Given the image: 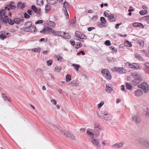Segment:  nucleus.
Segmentation results:
<instances>
[{"label":"nucleus","instance_id":"obj_52","mask_svg":"<svg viewBox=\"0 0 149 149\" xmlns=\"http://www.w3.org/2000/svg\"><path fill=\"white\" fill-rule=\"evenodd\" d=\"M24 17L25 18H29L30 17L29 15L27 13H25L24 14Z\"/></svg>","mask_w":149,"mask_h":149},{"label":"nucleus","instance_id":"obj_33","mask_svg":"<svg viewBox=\"0 0 149 149\" xmlns=\"http://www.w3.org/2000/svg\"><path fill=\"white\" fill-rule=\"evenodd\" d=\"M37 4L39 6H42L43 4L42 0H36Z\"/></svg>","mask_w":149,"mask_h":149},{"label":"nucleus","instance_id":"obj_46","mask_svg":"<svg viewBox=\"0 0 149 149\" xmlns=\"http://www.w3.org/2000/svg\"><path fill=\"white\" fill-rule=\"evenodd\" d=\"M31 9L35 12H37V8L34 5L32 6L31 7Z\"/></svg>","mask_w":149,"mask_h":149},{"label":"nucleus","instance_id":"obj_16","mask_svg":"<svg viewBox=\"0 0 149 149\" xmlns=\"http://www.w3.org/2000/svg\"><path fill=\"white\" fill-rule=\"evenodd\" d=\"M79 84V81L77 80L72 81L70 83V85L73 87L78 86Z\"/></svg>","mask_w":149,"mask_h":149},{"label":"nucleus","instance_id":"obj_45","mask_svg":"<svg viewBox=\"0 0 149 149\" xmlns=\"http://www.w3.org/2000/svg\"><path fill=\"white\" fill-rule=\"evenodd\" d=\"M75 34L77 37L79 38L81 34L80 32L76 31L75 33Z\"/></svg>","mask_w":149,"mask_h":149},{"label":"nucleus","instance_id":"obj_4","mask_svg":"<svg viewBox=\"0 0 149 149\" xmlns=\"http://www.w3.org/2000/svg\"><path fill=\"white\" fill-rule=\"evenodd\" d=\"M131 76L134 78V79L132 81V84L134 85H136L139 84L141 81L140 75L136 73H132Z\"/></svg>","mask_w":149,"mask_h":149},{"label":"nucleus","instance_id":"obj_36","mask_svg":"<svg viewBox=\"0 0 149 149\" xmlns=\"http://www.w3.org/2000/svg\"><path fill=\"white\" fill-rule=\"evenodd\" d=\"M69 7V4L67 2H66L63 4V10H65L67 8Z\"/></svg>","mask_w":149,"mask_h":149},{"label":"nucleus","instance_id":"obj_48","mask_svg":"<svg viewBox=\"0 0 149 149\" xmlns=\"http://www.w3.org/2000/svg\"><path fill=\"white\" fill-rule=\"evenodd\" d=\"M47 63L48 66H50L52 64V60L51 59L47 61Z\"/></svg>","mask_w":149,"mask_h":149},{"label":"nucleus","instance_id":"obj_55","mask_svg":"<svg viewBox=\"0 0 149 149\" xmlns=\"http://www.w3.org/2000/svg\"><path fill=\"white\" fill-rule=\"evenodd\" d=\"M144 17L146 18L147 22L149 23V15L145 16Z\"/></svg>","mask_w":149,"mask_h":149},{"label":"nucleus","instance_id":"obj_42","mask_svg":"<svg viewBox=\"0 0 149 149\" xmlns=\"http://www.w3.org/2000/svg\"><path fill=\"white\" fill-rule=\"evenodd\" d=\"M79 39H87V36L84 34H81Z\"/></svg>","mask_w":149,"mask_h":149},{"label":"nucleus","instance_id":"obj_53","mask_svg":"<svg viewBox=\"0 0 149 149\" xmlns=\"http://www.w3.org/2000/svg\"><path fill=\"white\" fill-rule=\"evenodd\" d=\"M51 102L55 105H56V101L54 99H52L51 100Z\"/></svg>","mask_w":149,"mask_h":149},{"label":"nucleus","instance_id":"obj_21","mask_svg":"<svg viewBox=\"0 0 149 149\" xmlns=\"http://www.w3.org/2000/svg\"><path fill=\"white\" fill-rule=\"evenodd\" d=\"M8 34V33H5V32L3 31L2 32L0 36V38L2 40H3L6 38L7 35Z\"/></svg>","mask_w":149,"mask_h":149},{"label":"nucleus","instance_id":"obj_57","mask_svg":"<svg viewBox=\"0 0 149 149\" xmlns=\"http://www.w3.org/2000/svg\"><path fill=\"white\" fill-rule=\"evenodd\" d=\"M104 15L105 17H109V14L106 11L104 12Z\"/></svg>","mask_w":149,"mask_h":149},{"label":"nucleus","instance_id":"obj_8","mask_svg":"<svg viewBox=\"0 0 149 149\" xmlns=\"http://www.w3.org/2000/svg\"><path fill=\"white\" fill-rule=\"evenodd\" d=\"M100 21L101 23H97V25L99 27L102 28L103 27H106L107 26L106 24L107 23V21L104 17H101L100 18Z\"/></svg>","mask_w":149,"mask_h":149},{"label":"nucleus","instance_id":"obj_49","mask_svg":"<svg viewBox=\"0 0 149 149\" xmlns=\"http://www.w3.org/2000/svg\"><path fill=\"white\" fill-rule=\"evenodd\" d=\"M2 97L4 101H6V100L9 101V100L8 98L5 95H4L3 94H2Z\"/></svg>","mask_w":149,"mask_h":149},{"label":"nucleus","instance_id":"obj_25","mask_svg":"<svg viewBox=\"0 0 149 149\" xmlns=\"http://www.w3.org/2000/svg\"><path fill=\"white\" fill-rule=\"evenodd\" d=\"M17 6L20 9L23 8L25 7L24 3L22 2H19L17 3Z\"/></svg>","mask_w":149,"mask_h":149},{"label":"nucleus","instance_id":"obj_1","mask_svg":"<svg viewBox=\"0 0 149 149\" xmlns=\"http://www.w3.org/2000/svg\"><path fill=\"white\" fill-rule=\"evenodd\" d=\"M10 8L8 7H6L5 9H2L0 12V19L2 21L4 22L5 23L8 22V20L9 24L11 25H13L14 23V19L13 20L11 19H9L8 15H11V13L9 11Z\"/></svg>","mask_w":149,"mask_h":149},{"label":"nucleus","instance_id":"obj_19","mask_svg":"<svg viewBox=\"0 0 149 149\" xmlns=\"http://www.w3.org/2000/svg\"><path fill=\"white\" fill-rule=\"evenodd\" d=\"M134 94L135 96L139 97L143 94V92L141 89H138L134 92Z\"/></svg>","mask_w":149,"mask_h":149},{"label":"nucleus","instance_id":"obj_60","mask_svg":"<svg viewBox=\"0 0 149 149\" xmlns=\"http://www.w3.org/2000/svg\"><path fill=\"white\" fill-rule=\"evenodd\" d=\"M95 28L93 27H91L88 28V30L89 31H91L92 29H95Z\"/></svg>","mask_w":149,"mask_h":149},{"label":"nucleus","instance_id":"obj_51","mask_svg":"<svg viewBox=\"0 0 149 149\" xmlns=\"http://www.w3.org/2000/svg\"><path fill=\"white\" fill-rule=\"evenodd\" d=\"M64 10L65 11V15L66 16V18L68 19L69 18V16L67 10L65 9V10Z\"/></svg>","mask_w":149,"mask_h":149},{"label":"nucleus","instance_id":"obj_35","mask_svg":"<svg viewBox=\"0 0 149 149\" xmlns=\"http://www.w3.org/2000/svg\"><path fill=\"white\" fill-rule=\"evenodd\" d=\"M125 85L126 88L128 89L131 90L132 88L131 85L128 83H126L125 84Z\"/></svg>","mask_w":149,"mask_h":149},{"label":"nucleus","instance_id":"obj_10","mask_svg":"<svg viewBox=\"0 0 149 149\" xmlns=\"http://www.w3.org/2000/svg\"><path fill=\"white\" fill-rule=\"evenodd\" d=\"M138 87L142 89L145 93H147L149 89L148 84L146 82L143 83L142 84L139 85Z\"/></svg>","mask_w":149,"mask_h":149},{"label":"nucleus","instance_id":"obj_17","mask_svg":"<svg viewBox=\"0 0 149 149\" xmlns=\"http://www.w3.org/2000/svg\"><path fill=\"white\" fill-rule=\"evenodd\" d=\"M94 128L95 130L97 131H100L103 130V128L98 124H95Z\"/></svg>","mask_w":149,"mask_h":149},{"label":"nucleus","instance_id":"obj_39","mask_svg":"<svg viewBox=\"0 0 149 149\" xmlns=\"http://www.w3.org/2000/svg\"><path fill=\"white\" fill-rule=\"evenodd\" d=\"M135 58H137L139 60H141L142 59V58L141 57L140 55L138 54L137 53H136L135 54Z\"/></svg>","mask_w":149,"mask_h":149},{"label":"nucleus","instance_id":"obj_13","mask_svg":"<svg viewBox=\"0 0 149 149\" xmlns=\"http://www.w3.org/2000/svg\"><path fill=\"white\" fill-rule=\"evenodd\" d=\"M124 144V142L121 141L118 143H115L112 145L111 147L112 148H120L123 146Z\"/></svg>","mask_w":149,"mask_h":149},{"label":"nucleus","instance_id":"obj_63","mask_svg":"<svg viewBox=\"0 0 149 149\" xmlns=\"http://www.w3.org/2000/svg\"><path fill=\"white\" fill-rule=\"evenodd\" d=\"M70 43L72 44V45H74L75 44V41L74 40H72L70 41Z\"/></svg>","mask_w":149,"mask_h":149},{"label":"nucleus","instance_id":"obj_41","mask_svg":"<svg viewBox=\"0 0 149 149\" xmlns=\"http://www.w3.org/2000/svg\"><path fill=\"white\" fill-rule=\"evenodd\" d=\"M61 70V68L59 66H56L55 67L54 69V71L55 72H59Z\"/></svg>","mask_w":149,"mask_h":149},{"label":"nucleus","instance_id":"obj_47","mask_svg":"<svg viewBox=\"0 0 149 149\" xmlns=\"http://www.w3.org/2000/svg\"><path fill=\"white\" fill-rule=\"evenodd\" d=\"M105 44L108 46H109L111 45L110 42L109 40H107L104 43Z\"/></svg>","mask_w":149,"mask_h":149},{"label":"nucleus","instance_id":"obj_20","mask_svg":"<svg viewBox=\"0 0 149 149\" xmlns=\"http://www.w3.org/2000/svg\"><path fill=\"white\" fill-rule=\"evenodd\" d=\"M133 25L135 27H139L142 28L144 27V26L142 24L139 23H134L133 24Z\"/></svg>","mask_w":149,"mask_h":149},{"label":"nucleus","instance_id":"obj_37","mask_svg":"<svg viewBox=\"0 0 149 149\" xmlns=\"http://www.w3.org/2000/svg\"><path fill=\"white\" fill-rule=\"evenodd\" d=\"M83 45L80 42H77L76 45L75 47L76 48L78 49L81 47Z\"/></svg>","mask_w":149,"mask_h":149},{"label":"nucleus","instance_id":"obj_43","mask_svg":"<svg viewBox=\"0 0 149 149\" xmlns=\"http://www.w3.org/2000/svg\"><path fill=\"white\" fill-rule=\"evenodd\" d=\"M110 49L113 52H115L116 53L117 52V49L115 47L113 46H111L110 47Z\"/></svg>","mask_w":149,"mask_h":149},{"label":"nucleus","instance_id":"obj_62","mask_svg":"<svg viewBox=\"0 0 149 149\" xmlns=\"http://www.w3.org/2000/svg\"><path fill=\"white\" fill-rule=\"evenodd\" d=\"M57 60L58 61H60V59L62 60L63 58V57L60 56H57Z\"/></svg>","mask_w":149,"mask_h":149},{"label":"nucleus","instance_id":"obj_58","mask_svg":"<svg viewBox=\"0 0 149 149\" xmlns=\"http://www.w3.org/2000/svg\"><path fill=\"white\" fill-rule=\"evenodd\" d=\"M145 65L146 68L149 69V63L146 62L145 63Z\"/></svg>","mask_w":149,"mask_h":149},{"label":"nucleus","instance_id":"obj_2","mask_svg":"<svg viewBox=\"0 0 149 149\" xmlns=\"http://www.w3.org/2000/svg\"><path fill=\"white\" fill-rule=\"evenodd\" d=\"M41 33H45L47 34H52L54 36L60 35L61 32L59 31H56L49 26L45 27L43 30L40 31Z\"/></svg>","mask_w":149,"mask_h":149},{"label":"nucleus","instance_id":"obj_15","mask_svg":"<svg viewBox=\"0 0 149 149\" xmlns=\"http://www.w3.org/2000/svg\"><path fill=\"white\" fill-rule=\"evenodd\" d=\"M59 32H61L60 35L57 36H61L63 38H65L69 39L70 38V36L69 34L68 33H66L65 32L61 31H59Z\"/></svg>","mask_w":149,"mask_h":149},{"label":"nucleus","instance_id":"obj_12","mask_svg":"<svg viewBox=\"0 0 149 149\" xmlns=\"http://www.w3.org/2000/svg\"><path fill=\"white\" fill-rule=\"evenodd\" d=\"M61 132L65 135L66 136L70 138L74 139L75 136L73 134L70 133L69 132L65 130H63Z\"/></svg>","mask_w":149,"mask_h":149},{"label":"nucleus","instance_id":"obj_11","mask_svg":"<svg viewBox=\"0 0 149 149\" xmlns=\"http://www.w3.org/2000/svg\"><path fill=\"white\" fill-rule=\"evenodd\" d=\"M91 142L92 144L95 146L97 148H100L101 146L100 144L99 140L97 139H92L91 140Z\"/></svg>","mask_w":149,"mask_h":149},{"label":"nucleus","instance_id":"obj_6","mask_svg":"<svg viewBox=\"0 0 149 149\" xmlns=\"http://www.w3.org/2000/svg\"><path fill=\"white\" fill-rule=\"evenodd\" d=\"M102 74L108 79L110 80L111 78V76L110 74L109 71L107 69H103L101 71Z\"/></svg>","mask_w":149,"mask_h":149},{"label":"nucleus","instance_id":"obj_24","mask_svg":"<svg viewBox=\"0 0 149 149\" xmlns=\"http://www.w3.org/2000/svg\"><path fill=\"white\" fill-rule=\"evenodd\" d=\"M47 24L48 26L52 27H54L55 26L56 24L53 22L49 21L47 22Z\"/></svg>","mask_w":149,"mask_h":149},{"label":"nucleus","instance_id":"obj_26","mask_svg":"<svg viewBox=\"0 0 149 149\" xmlns=\"http://www.w3.org/2000/svg\"><path fill=\"white\" fill-rule=\"evenodd\" d=\"M41 50V48L40 47H38L36 48L32 49L31 51L34 52L38 53Z\"/></svg>","mask_w":149,"mask_h":149},{"label":"nucleus","instance_id":"obj_32","mask_svg":"<svg viewBox=\"0 0 149 149\" xmlns=\"http://www.w3.org/2000/svg\"><path fill=\"white\" fill-rule=\"evenodd\" d=\"M125 44L126 46L128 47H131L132 46V44L127 40L125 41Z\"/></svg>","mask_w":149,"mask_h":149},{"label":"nucleus","instance_id":"obj_18","mask_svg":"<svg viewBox=\"0 0 149 149\" xmlns=\"http://www.w3.org/2000/svg\"><path fill=\"white\" fill-rule=\"evenodd\" d=\"M107 92L110 93L113 90L111 85L110 84L106 85L105 88Z\"/></svg>","mask_w":149,"mask_h":149},{"label":"nucleus","instance_id":"obj_64","mask_svg":"<svg viewBox=\"0 0 149 149\" xmlns=\"http://www.w3.org/2000/svg\"><path fill=\"white\" fill-rule=\"evenodd\" d=\"M27 12L30 15H31L32 13V11L30 10H28L27 11Z\"/></svg>","mask_w":149,"mask_h":149},{"label":"nucleus","instance_id":"obj_22","mask_svg":"<svg viewBox=\"0 0 149 149\" xmlns=\"http://www.w3.org/2000/svg\"><path fill=\"white\" fill-rule=\"evenodd\" d=\"M136 42L139 44L140 46L141 47H143L144 45V42L141 39H137L136 40Z\"/></svg>","mask_w":149,"mask_h":149},{"label":"nucleus","instance_id":"obj_54","mask_svg":"<svg viewBox=\"0 0 149 149\" xmlns=\"http://www.w3.org/2000/svg\"><path fill=\"white\" fill-rule=\"evenodd\" d=\"M97 18V15L93 16L91 18V19L93 20H95Z\"/></svg>","mask_w":149,"mask_h":149},{"label":"nucleus","instance_id":"obj_31","mask_svg":"<svg viewBox=\"0 0 149 149\" xmlns=\"http://www.w3.org/2000/svg\"><path fill=\"white\" fill-rule=\"evenodd\" d=\"M72 66L77 71H78V69L80 67V65H79L76 64H73Z\"/></svg>","mask_w":149,"mask_h":149},{"label":"nucleus","instance_id":"obj_29","mask_svg":"<svg viewBox=\"0 0 149 149\" xmlns=\"http://www.w3.org/2000/svg\"><path fill=\"white\" fill-rule=\"evenodd\" d=\"M86 134L89 135V136L92 138L93 139L94 137V134L93 133L91 132L90 131H89L88 130L86 132Z\"/></svg>","mask_w":149,"mask_h":149},{"label":"nucleus","instance_id":"obj_5","mask_svg":"<svg viewBox=\"0 0 149 149\" xmlns=\"http://www.w3.org/2000/svg\"><path fill=\"white\" fill-rule=\"evenodd\" d=\"M100 117L106 120H111L112 119V116L110 113H105L104 111L101 112V115Z\"/></svg>","mask_w":149,"mask_h":149},{"label":"nucleus","instance_id":"obj_56","mask_svg":"<svg viewBox=\"0 0 149 149\" xmlns=\"http://www.w3.org/2000/svg\"><path fill=\"white\" fill-rule=\"evenodd\" d=\"M43 22L42 20H39L38 21L36 22H35V24H38L42 23H43Z\"/></svg>","mask_w":149,"mask_h":149},{"label":"nucleus","instance_id":"obj_61","mask_svg":"<svg viewBox=\"0 0 149 149\" xmlns=\"http://www.w3.org/2000/svg\"><path fill=\"white\" fill-rule=\"evenodd\" d=\"M104 103L103 102H101L100 104H98V107L99 108H100L101 106L103 105Z\"/></svg>","mask_w":149,"mask_h":149},{"label":"nucleus","instance_id":"obj_50","mask_svg":"<svg viewBox=\"0 0 149 149\" xmlns=\"http://www.w3.org/2000/svg\"><path fill=\"white\" fill-rule=\"evenodd\" d=\"M81 54L83 55H84L85 54V53L83 51H80L79 52H78L77 53V55H79Z\"/></svg>","mask_w":149,"mask_h":149},{"label":"nucleus","instance_id":"obj_27","mask_svg":"<svg viewBox=\"0 0 149 149\" xmlns=\"http://www.w3.org/2000/svg\"><path fill=\"white\" fill-rule=\"evenodd\" d=\"M14 19V22L16 24H19L21 21H23V19H21L19 18H15Z\"/></svg>","mask_w":149,"mask_h":149},{"label":"nucleus","instance_id":"obj_59","mask_svg":"<svg viewBox=\"0 0 149 149\" xmlns=\"http://www.w3.org/2000/svg\"><path fill=\"white\" fill-rule=\"evenodd\" d=\"M122 24L121 23H120L118 24H117L116 25L115 28L116 29H118L119 28V26Z\"/></svg>","mask_w":149,"mask_h":149},{"label":"nucleus","instance_id":"obj_44","mask_svg":"<svg viewBox=\"0 0 149 149\" xmlns=\"http://www.w3.org/2000/svg\"><path fill=\"white\" fill-rule=\"evenodd\" d=\"M147 11L145 10H142L141 11H140L139 12L140 14L141 15H143L145 14H147Z\"/></svg>","mask_w":149,"mask_h":149},{"label":"nucleus","instance_id":"obj_28","mask_svg":"<svg viewBox=\"0 0 149 149\" xmlns=\"http://www.w3.org/2000/svg\"><path fill=\"white\" fill-rule=\"evenodd\" d=\"M9 5V7L11 9H14L15 8L16 6L15 3L13 2H11Z\"/></svg>","mask_w":149,"mask_h":149},{"label":"nucleus","instance_id":"obj_40","mask_svg":"<svg viewBox=\"0 0 149 149\" xmlns=\"http://www.w3.org/2000/svg\"><path fill=\"white\" fill-rule=\"evenodd\" d=\"M50 8L51 7L49 6L48 4H46L45 6V13H47L48 11L50 10Z\"/></svg>","mask_w":149,"mask_h":149},{"label":"nucleus","instance_id":"obj_30","mask_svg":"<svg viewBox=\"0 0 149 149\" xmlns=\"http://www.w3.org/2000/svg\"><path fill=\"white\" fill-rule=\"evenodd\" d=\"M66 81L67 82H69L71 80V76L68 74H67L66 76Z\"/></svg>","mask_w":149,"mask_h":149},{"label":"nucleus","instance_id":"obj_9","mask_svg":"<svg viewBox=\"0 0 149 149\" xmlns=\"http://www.w3.org/2000/svg\"><path fill=\"white\" fill-rule=\"evenodd\" d=\"M126 65L130 68L134 69H141V65L136 63H130L127 62L126 63Z\"/></svg>","mask_w":149,"mask_h":149},{"label":"nucleus","instance_id":"obj_7","mask_svg":"<svg viewBox=\"0 0 149 149\" xmlns=\"http://www.w3.org/2000/svg\"><path fill=\"white\" fill-rule=\"evenodd\" d=\"M111 71L112 72L116 71L118 73L122 74L126 72L127 70L123 68H120L114 67L111 69Z\"/></svg>","mask_w":149,"mask_h":149},{"label":"nucleus","instance_id":"obj_14","mask_svg":"<svg viewBox=\"0 0 149 149\" xmlns=\"http://www.w3.org/2000/svg\"><path fill=\"white\" fill-rule=\"evenodd\" d=\"M132 120L136 124H139L141 121L140 117L137 115H134L132 116Z\"/></svg>","mask_w":149,"mask_h":149},{"label":"nucleus","instance_id":"obj_38","mask_svg":"<svg viewBox=\"0 0 149 149\" xmlns=\"http://www.w3.org/2000/svg\"><path fill=\"white\" fill-rule=\"evenodd\" d=\"M76 23V21L75 20H72L70 25L72 27H74L75 26Z\"/></svg>","mask_w":149,"mask_h":149},{"label":"nucleus","instance_id":"obj_23","mask_svg":"<svg viewBox=\"0 0 149 149\" xmlns=\"http://www.w3.org/2000/svg\"><path fill=\"white\" fill-rule=\"evenodd\" d=\"M108 18L111 22H114L116 21V19L112 14L109 15Z\"/></svg>","mask_w":149,"mask_h":149},{"label":"nucleus","instance_id":"obj_34","mask_svg":"<svg viewBox=\"0 0 149 149\" xmlns=\"http://www.w3.org/2000/svg\"><path fill=\"white\" fill-rule=\"evenodd\" d=\"M47 1L51 4H55L57 3V0H47Z\"/></svg>","mask_w":149,"mask_h":149},{"label":"nucleus","instance_id":"obj_3","mask_svg":"<svg viewBox=\"0 0 149 149\" xmlns=\"http://www.w3.org/2000/svg\"><path fill=\"white\" fill-rule=\"evenodd\" d=\"M32 22L31 21L27 22L24 25V29L26 32H35L36 28L33 26H32Z\"/></svg>","mask_w":149,"mask_h":149}]
</instances>
